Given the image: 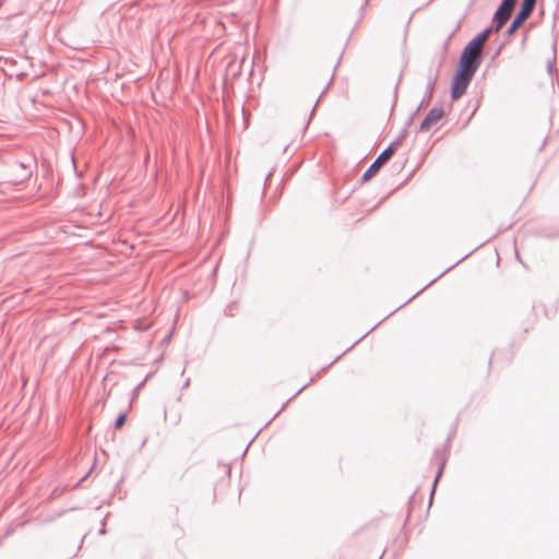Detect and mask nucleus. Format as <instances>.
Returning <instances> with one entry per match:
<instances>
[{"mask_svg": "<svg viewBox=\"0 0 559 559\" xmlns=\"http://www.w3.org/2000/svg\"><path fill=\"white\" fill-rule=\"evenodd\" d=\"M474 73L465 71L464 69L457 68L454 71L452 83H451V99H460L466 92L469 83L474 78Z\"/></svg>", "mask_w": 559, "mask_h": 559, "instance_id": "2", "label": "nucleus"}, {"mask_svg": "<svg viewBox=\"0 0 559 559\" xmlns=\"http://www.w3.org/2000/svg\"><path fill=\"white\" fill-rule=\"evenodd\" d=\"M87 475H88V474H86V475H84L83 477H81V479L79 480V484H80V483H82V481H84V480L86 479Z\"/></svg>", "mask_w": 559, "mask_h": 559, "instance_id": "30", "label": "nucleus"}, {"mask_svg": "<svg viewBox=\"0 0 559 559\" xmlns=\"http://www.w3.org/2000/svg\"><path fill=\"white\" fill-rule=\"evenodd\" d=\"M438 78H439V69H437V71L435 73H432V71L430 69L428 76H427V86H426L425 95L423 98V103H427L432 98Z\"/></svg>", "mask_w": 559, "mask_h": 559, "instance_id": "8", "label": "nucleus"}, {"mask_svg": "<svg viewBox=\"0 0 559 559\" xmlns=\"http://www.w3.org/2000/svg\"><path fill=\"white\" fill-rule=\"evenodd\" d=\"M411 300L408 299L406 302H404L402 306H399V309H402L403 306H405L407 302H409Z\"/></svg>", "mask_w": 559, "mask_h": 559, "instance_id": "39", "label": "nucleus"}, {"mask_svg": "<svg viewBox=\"0 0 559 559\" xmlns=\"http://www.w3.org/2000/svg\"><path fill=\"white\" fill-rule=\"evenodd\" d=\"M359 341H355V343L352 344V346H349V349H353V347L356 346V344H358Z\"/></svg>", "mask_w": 559, "mask_h": 559, "instance_id": "36", "label": "nucleus"}, {"mask_svg": "<svg viewBox=\"0 0 559 559\" xmlns=\"http://www.w3.org/2000/svg\"><path fill=\"white\" fill-rule=\"evenodd\" d=\"M146 441H147V438H144L142 443H141V447H143L146 443Z\"/></svg>", "mask_w": 559, "mask_h": 559, "instance_id": "37", "label": "nucleus"}, {"mask_svg": "<svg viewBox=\"0 0 559 559\" xmlns=\"http://www.w3.org/2000/svg\"><path fill=\"white\" fill-rule=\"evenodd\" d=\"M408 131L406 128H403L396 139L390 143V145H393V147L396 150L397 146H400L403 142V140L407 136Z\"/></svg>", "mask_w": 559, "mask_h": 559, "instance_id": "11", "label": "nucleus"}, {"mask_svg": "<svg viewBox=\"0 0 559 559\" xmlns=\"http://www.w3.org/2000/svg\"><path fill=\"white\" fill-rule=\"evenodd\" d=\"M443 468H444V462L441 463V465L439 466V469L437 472V475H436V478L433 480V484H432V489H431V492H430V498H429V506H431L432 503V499H433V495H435V491H436V487L438 485V481L443 473Z\"/></svg>", "mask_w": 559, "mask_h": 559, "instance_id": "10", "label": "nucleus"}, {"mask_svg": "<svg viewBox=\"0 0 559 559\" xmlns=\"http://www.w3.org/2000/svg\"><path fill=\"white\" fill-rule=\"evenodd\" d=\"M413 120H414L413 116H409V117L407 118V120L405 121V126H404V128H406V130H407V129H408V127L413 123Z\"/></svg>", "mask_w": 559, "mask_h": 559, "instance_id": "18", "label": "nucleus"}, {"mask_svg": "<svg viewBox=\"0 0 559 559\" xmlns=\"http://www.w3.org/2000/svg\"><path fill=\"white\" fill-rule=\"evenodd\" d=\"M144 385V381H142L141 383H139L135 389H134V393H136L142 386Z\"/></svg>", "mask_w": 559, "mask_h": 559, "instance_id": "19", "label": "nucleus"}, {"mask_svg": "<svg viewBox=\"0 0 559 559\" xmlns=\"http://www.w3.org/2000/svg\"><path fill=\"white\" fill-rule=\"evenodd\" d=\"M36 162L33 157H29L26 162H16L13 167L21 168L23 174L20 175V180L24 181L32 176V166L35 165Z\"/></svg>", "mask_w": 559, "mask_h": 559, "instance_id": "9", "label": "nucleus"}, {"mask_svg": "<svg viewBox=\"0 0 559 559\" xmlns=\"http://www.w3.org/2000/svg\"><path fill=\"white\" fill-rule=\"evenodd\" d=\"M105 532H106L105 527L100 528V531H99L100 534H105Z\"/></svg>", "mask_w": 559, "mask_h": 559, "instance_id": "40", "label": "nucleus"}, {"mask_svg": "<svg viewBox=\"0 0 559 559\" xmlns=\"http://www.w3.org/2000/svg\"><path fill=\"white\" fill-rule=\"evenodd\" d=\"M444 116L442 107L431 108L419 124V132H429Z\"/></svg>", "mask_w": 559, "mask_h": 559, "instance_id": "6", "label": "nucleus"}, {"mask_svg": "<svg viewBox=\"0 0 559 559\" xmlns=\"http://www.w3.org/2000/svg\"><path fill=\"white\" fill-rule=\"evenodd\" d=\"M359 341H355V343L352 344V346H349V349H353V347L356 346V344H358Z\"/></svg>", "mask_w": 559, "mask_h": 559, "instance_id": "33", "label": "nucleus"}, {"mask_svg": "<svg viewBox=\"0 0 559 559\" xmlns=\"http://www.w3.org/2000/svg\"><path fill=\"white\" fill-rule=\"evenodd\" d=\"M395 148L393 145H388L379 156L371 163V165L366 169V171L361 176V181L366 182L370 180L381 168L383 164H385L394 154Z\"/></svg>", "mask_w": 559, "mask_h": 559, "instance_id": "4", "label": "nucleus"}, {"mask_svg": "<svg viewBox=\"0 0 559 559\" xmlns=\"http://www.w3.org/2000/svg\"><path fill=\"white\" fill-rule=\"evenodd\" d=\"M190 384V379H187L182 385L183 389L188 388Z\"/></svg>", "mask_w": 559, "mask_h": 559, "instance_id": "23", "label": "nucleus"}, {"mask_svg": "<svg viewBox=\"0 0 559 559\" xmlns=\"http://www.w3.org/2000/svg\"><path fill=\"white\" fill-rule=\"evenodd\" d=\"M466 257H467V255L462 257V258H461V260H457V261L455 262V264H454V265H459V264L461 263V261H464V260H465V258H466Z\"/></svg>", "mask_w": 559, "mask_h": 559, "instance_id": "25", "label": "nucleus"}, {"mask_svg": "<svg viewBox=\"0 0 559 559\" xmlns=\"http://www.w3.org/2000/svg\"><path fill=\"white\" fill-rule=\"evenodd\" d=\"M466 257H467V255L462 257V258H461V260H457V261L455 262V264H454V265H459V264L461 263V261H464V260H465V258H466Z\"/></svg>", "mask_w": 559, "mask_h": 559, "instance_id": "29", "label": "nucleus"}, {"mask_svg": "<svg viewBox=\"0 0 559 559\" xmlns=\"http://www.w3.org/2000/svg\"><path fill=\"white\" fill-rule=\"evenodd\" d=\"M466 257H467V255L462 257V258H461V260H457V261L455 262V264H454V265H459V264L461 263V261H464V260H465V258H466Z\"/></svg>", "mask_w": 559, "mask_h": 559, "instance_id": "26", "label": "nucleus"}, {"mask_svg": "<svg viewBox=\"0 0 559 559\" xmlns=\"http://www.w3.org/2000/svg\"><path fill=\"white\" fill-rule=\"evenodd\" d=\"M465 15H463L456 23V25L453 27L452 32L449 34L450 38H453L454 35L461 29L462 22L464 21Z\"/></svg>", "mask_w": 559, "mask_h": 559, "instance_id": "15", "label": "nucleus"}, {"mask_svg": "<svg viewBox=\"0 0 559 559\" xmlns=\"http://www.w3.org/2000/svg\"><path fill=\"white\" fill-rule=\"evenodd\" d=\"M359 341H355V343L352 344V346H349V349H353V347L356 346V344H358Z\"/></svg>", "mask_w": 559, "mask_h": 559, "instance_id": "35", "label": "nucleus"}, {"mask_svg": "<svg viewBox=\"0 0 559 559\" xmlns=\"http://www.w3.org/2000/svg\"><path fill=\"white\" fill-rule=\"evenodd\" d=\"M126 420H127V414L122 412V413H120V414L117 416V418H116V420H115V423H114V427H115L116 429H120V428H122V427H123V425L126 424Z\"/></svg>", "mask_w": 559, "mask_h": 559, "instance_id": "12", "label": "nucleus"}, {"mask_svg": "<svg viewBox=\"0 0 559 559\" xmlns=\"http://www.w3.org/2000/svg\"><path fill=\"white\" fill-rule=\"evenodd\" d=\"M333 78H334L333 75L330 78V81H329V83L326 84V86H325L324 91L322 92V94H323V93L329 88L330 84H331V83H332V81H333Z\"/></svg>", "mask_w": 559, "mask_h": 559, "instance_id": "22", "label": "nucleus"}, {"mask_svg": "<svg viewBox=\"0 0 559 559\" xmlns=\"http://www.w3.org/2000/svg\"><path fill=\"white\" fill-rule=\"evenodd\" d=\"M314 106H317V104H316ZM314 109H316V107H313V108L311 109V115L314 112Z\"/></svg>", "mask_w": 559, "mask_h": 559, "instance_id": "41", "label": "nucleus"}, {"mask_svg": "<svg viewBox=\"0 0 559 559\" xmlns=\"http://www.w3.org/2000/svg\"><path fill=\"white\" fill-rule=\"evenodd\" d=\"M308 384H309V383H306V384H304L300 389H298V391L295 393V395H294V396H296L297 394H299V393H300L305 388H307V385H308Z\"/></svg>", "mask_w": 559, "mask_h": 559, "instance_id": "21", "label": "nucleus"}, {"mask_svg": "<svg viewBox=\"0 0 559 559\" xmlns=\"http://www.w3.org/2000/svg\"><path fill=\"white\" fill-rule=\"evenodd\" d=\"M454 265L450 266L449 269H447L444 272H442L439 276H437L436 278L431 280L427 285H425L421 289H419L415 295H413L409 300L414 299L419 293H421L425 288H427L428 286H430L431 284H433L438 278H440L443 274H445L448 271H450Z\"/></svg>", "mask_w": 559, "mask_h": 559, "instance_id": "13", "label": "nucleus"}, {"mask_svg": "<svg viewBox=\"0 0 559 559\" xmlns=\"http://www.w3.org/2000/svg\"><path fill=\"white\" fill-rule=\"evenodd\" d=\"M466 257H467V255L462 257V258H461V260H457V261L455 262V264H454V265H459V264L461 263V261H464V260H465V258H466Z\"/></svg>", "mask_w": 559, "mask_h": 559, "instance_id": "27", "label": "nucleus"}, {"mask_svg": "<svg viewBox=\"0 0 559 559\" xmlns=\"http://www.w3.org/2000/svg\"><path fill=\"white\" fill-rule=\"evenodd\" d=\"M537 0H522L519 11L513 17L511 24L508 26L506 31V36L510 37L514 35L518 29L523 25V23L531 16Z\"/></svg>", "mask_w": 559, "mask_h": 559, "instance_id": "3", "label": "nucleus"}, {"mask_svg": "<svg viewBox=\"0 0 559 559\" xmlns=\"http://www.w3.org/2000/svg\"><path fill=\"white\" fill-rule=\"evenodd\" d=\"M367 2H368V0H366L365 3L361 5V8H360L361 11L365 10V8L367 7Z\"/></svg>", "mask_w": 559, "mask_h": 559, "instance_id": "31", "label": "nucleus"}, {"mask_svg": "<svg viewBox=\"0 0 559 559\" xmlns=\"http://www.w3.org/2000/svg\"><path fill=\"white\" fill-rule=\"evenodd\" d=\"M378 325H379V323H378V324H376L374 326H372V329H370V330H369V331L364 335V337H365V336H367V335H368L370 332H372L373 330H376V328H377Z\"/></svg>", "mask_w": 559, "mask_h": 559, "instance_id": "24", "label": "nucleus"}, {"mask_svg": "<svg viewBox=\"0 0 559 559\" xmlns=\"http://www.w3.org/2000/svg\"><path fill=\"white\" fill-rule=\"evenodd\" d=\"M465 15H463L456 23V25L453 27L452 32L449 34L450 38H453L454 35L461 29L462 22L464 21Z\"/></svg>", "mask_w": 559, "mask_h": 559, "instance_id": "14", "label": "nucleus"}, {"mask_svg": "<svg viewBox=\"0 0 559 559\" xmlns=\"http://www.w3.org/2000/svg\"><path fill=\"white\" fill-rule=\"evenodd\" d=\"M396 95H397V84L395 85V88H394V98H396Z\"/></svg>", "mask_w": 559, "mask_h": 559, "instance_id": "32", "label": "nucleus"}, {"mask_svg": "<svg viewBox=\"0 0 559 559\" xmlns=\"http://www.w3.org/2000/svg\"><path fill=\"white\" fill-rule=\"evenodd\" d=\"M340 357H341V356H338V357L334 358V360L330 364V366H331V365H333L335 361H337V359H340Z\"/></svg>", "mask_w": 559, "mask_h": 559, "instance_id": "38", "label": "nucleus"}, {"mask_svg": "<svg viewBox=\"0 0 559 559\" xmlns=\"http://www.w3.org/2000/svg\"><path fill=\"white\" fill-rule=\"evenodd\" d=\"M501 28H495V23L492 22L490 26L484 28L480 33L474 36L467 44L483 52L484 45L487 41L488 37L492 32H499Z\"/></svg>", "mask_w": 559, "mask_h": 559, "instance_id": "7", "label": "nucleus"}, {"mask_svg": "<svg viewBox=\"0 0 559 559\" xmlns=\"http://www.w3.org/2000/svg\"><path fill=\"white\" fill-rule=\"evenodd\" d=\"M466 257H467V255L462 257V258H461V260H457V261L455 262V264H454V265H459V264L461 263V261H464V260H465V258H466Z\"/></svg>", "mask_w": 559, "mask_h": 559, "instance_id": "28", "label": "nucleus"}, {"mask_svg": "<svg viewBox=\"0 0 559 559\" xmlns=\"http://www.w3.org/2000/svg\"><path fill=\"white\" fill-rule=\"evenodd\" d=\"M483 62V52L466 44L460 55L457 68L476 73Z\"/></svg>", "mask_w": 559, "mask_h": 559, "instance_id": "1", "label": "nucleus"}, {"mask_svg": "<svg viewBox=\"0 0 559 559\" xmlns=\"http://www.w3.org/2000/svg\"><path fill=\"white\" fill-rule=\"evenodd\" d=\"M515 3L516 0H501L492 16L495 28H502L504 26L511 16Z\"/></svg>", "mask_w": 559, "mask_h": 559, "instance_id": "5", "label": "nucleus"}, {"mask_svg": "<svg viewBox=\"0 0 559 559\" xmlns=\"http://www.w3.org/2000/svg\"><path fill=\"white\" fill-rule=\"evenodd\" d=\"M547 67H548L549 73H551L554 70V63L549 61Z\"/></svg>", "mask_w": 559, "mask_h": 559, "instance_id": "20", "label": "nucleus"}, {"mask_svg": "<svg viewBox=\"0 0 559 559\" xmlns=\"http://www.w3.org/2000/svg\"><path fill=\"white\" fill-rule=\"evenodd\" d=\"M359 341H355V343L352 344V346H349V349H353V347L356 346V344H358Z\"/></svg>", "mask_w": 559, "mask_h": 559, "instance_id": "34", "label": "nucleus"}, {"mask_svg": "<svg viewBox=\"0 0 559 559\" xmlns=\"http://www.w3.org/2000/svg\"><path fill=\"white\" fill-rule=\"evenodd\" d=\"M424 104L425 103H423V100H421L420 104L417 106V108L409 116H413V118H414L419 112V110L421 109Z\"/></svg>", "mask_w": 559, "mask_h": 559, "instance_id": "16", "label": "nucleus"}, {"mask_svg": "<svg viewBox=\"0 0 559 559\" xmlns=\"http://www.w3.org/2000/svg\"><path fill=\"white\" fill-rule=\"evenodd\" d=\"M451 39H452V38H450V35H448V37H447V39H445V41H444V44H443V50H444V52H447V51H448V47H449V44H450Z\"/></svg>", "mask_w": 559, "mask_h": 559, "instance_id": "17", "label": "nucleus"}, {"mask_svg": "<svg viewBox=\"0 0 559 559\" xmlns=\"http://www.w3.org/2000/svg\"><path fill=\"white\" fill-rule=\"evenodd\" d=\"M558 236H559V234H558Z\"/></svg>", "mask_w": 559, "mask_h": 559, "instance_id": "42", "label": "nucleus"}]
</instances>
